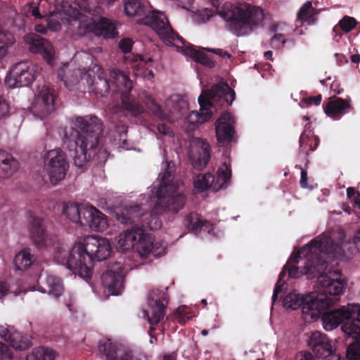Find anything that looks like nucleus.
Instances as JSON below:
<instances>
[{
	"mask_svg": "<svg viewBox=\"0 0 360 360\" xmlns=\"http://www.w3.org/2000/svg\"><path fill=\"white\" fill-rule=\"evenodd\" d=\"M103 131V122L95 115L76 117L75 127L65 130L63 147L77 167L84 168L91 160H106V151L100 143Z\"/></svg>",
	"mask_w": 360,
	"mask_h": 360,
	"instance_id": "obj_1",
	"label": "nucleus"
},
{
	"mask_svg": "<svg viewBox=\"0 0 360 360\" xmlns=\"http://www.w3.org/2000/svg\"><path fill=\"white\" fill-rule=\"evenodd\" d=\"M112 252L106 238L88 236L82 241L75 243L70 250L56 248V257L66 264L68 269L77 273L86 281L91 279L94 261L107 259Z\"/></svg>",
	"mask_w": 360,
	"mask_h": 360,
	"instance_id": "obj_2",
	"label": "nucleus"
},
{
	"mask_svg": "<svg viewBox=\"0 0 360 360\" xmlns=\"http://www.w3.org/2000/svg\"><path fill=\"white\" fill-rule=\"evenodd\" d=\"M217 12L224 20L226 29L236 37L250 34L262 25L264 17L261 8L248 3H226Z\"/></svg>",
	"mask_w": 360,
	"mask_h": 360,
	"instance_id": "obj_3",
	"label": "nucleus"
},
{
	"mask_svg": "<svg viewBox=\"0 0 360 360\" xmlns=\"http://www.w3.org/2000/svg\"><path fill=\"white\" fill-rule=\"evenodd\" d=\"M152 6L146 0H126L124 13L129 17H142L137 22L151 27L162 41H171L174 30L166 16L160 12L151 10Z\"/></svg>",
	"mask_w": 360,
	"mask_h": 360,
	"instance_id": "obj_4",
	"label": "nucleus"
},
{
	"mask_svg": "<svg viewBox=\"0 0 360 360\" xmlns=\"http://www.w3.org/2000/svg\"><path fill=\"white\" fill-rule=\"evenodd\" d=\"M174 170L170 163L167 162L156 192L159 202L156 204L155 210L158 211L161 209L162 212L176 214L183 209L186 202V195L177 192L178 183L174 181Z\"/></svg>",
	"mask_w": 360,
	"mask_h": 360,
	"instance_id": "obj_5",
	"label": "nucleus"
},
{
	"mask_svg": "<svg viewBox=\"0 0 360 360\" xmlns=\"http://www.w3.org/2000/svg\"><path fill=\"white\" fill-rule=\"evenodd\" d=\"M325 296L316 297L314 292L304 295L295 292L288 293L283 300L285 308L297 309H302V318L306 322L316 321L321 311L329 304Z\"/></svg>",
	"mask_w": 360,
	"mask_h": 360,
	"instance_id": "obj_6",
	"label": "nucleus"
},
{
	"mask_svg": "<svg viewBox=\"0 0 360 360\" xmlns=\"http://www.w3.org/2000/svg\"><path fill=\"white\" fill-rule=\"evenodd\" d=\"M236 98V94L229 84L225 82H221L212 86L210 90H204L198 97L200 104V112H193L195 120L194 122L203 123L212 117L210 107L212 106V100L219 101L221 104L226 103L231 105Z\"/></svg>",
	"mask_w": 360,
	"mask_h": 360,
	"instance_id": "obj_7",
	"label": "nucleus"
},
{
	"mask_svg": "<svg viewBox=\"0 0 360 360\" xmlns=\"http://www.w3.org/2000/svg\"><path fill=\"white\" fill-rule=\"evenodd\" d=\"M112 91L120 93L122 108L127 116L137 117L144 111L142 104L131 94L132 81L129 75L118 69H112L110 72Z\"/></svg>",
	"mask_w": 360,
	"mask_h": 360,
	"instance_id": "obj_8",
	"label": "nucleus"
},
{
	"mask_svg": "<svg viewBox=\"0 0 360 360\" xmlns=\"http://www.w3.org/2000/svg\"><path fill=\"white\" fill-rule=\"evenodd\" d=\"M330 245L331 251H317L310 252L307 255H302L300 258L307 257V262H304V266L298 267L296 266L297 263H290L288 266V276L290 278H297L302 275H306L309 279L315 278L320 272H322L327 267V264L325 259L321 256V254L329 255L333 253L335 250L333 245V241L330 238Z\"/></svg>",
	"mask_w": 360,
	"mask_h": 360,
	"instance_id": "obj_9",
	"label": "nucleus"
},
{
	"mask_svg": "<svg viewBox=\"0 0 360 360\" xmlns=\"http://www.w3.org/2000/svg\"><path fill=\"white\" fill-rule=\"evenodd\" d=\"M330 245V240L326 236H318L312 239L309 243L302 247L297 252H293L290 257L289 258L287 264L284 266L283 270L281 271L277 283H276L274 293L272 295V304H274L277 299L278 294L282 292V287L283 283L282 281L288 271V266L290 263H299L300 257L303 255L306 256L310 252L317 251H331Z\"/></svg>",
	"mask_w": 360,
	"mask_h": 360,
	"instance_id": "obj_10",
	"label": "nucleus"
},
{
	"mask_svg": "<svg viewBox=\"0 0 360 360\" xmlns=\"http://www.w3.org/2000/svg\"><path fill=\"white\" fill-rule=\"evenodd\" d=\"M325 269L320 272L315 278L320 285V293H314L316 297L323 295L329 300V304L326 309H328L335 303V300L331 296H337L341 295L345 288L346 283L342 278V274L338 271H328L325 273Z\"/></svg>",
	"mask_w": 360,
	"mask_h": 360,
	"instance_id": "obj_11",
	"label": "nucleus"
},
{
	"mask_svg": "<svg viewBox=\"0 0 360 360\" xmlns=\"http://www.w3.org/2000/svg\"><path fill=\"white\" fill-rule=\"evenodd\" d=\"M167 288L151 290L148 295L147 310L143 311L144 316L152 326L158 325L165 315L166 307L169 297L167 293Z\"/></svg>",
	"mask_w": 360,
	"mask_h": 360,
	"instance_id": "obj_12",
	"label": "nucleus"
},
{
	"mask_svg": "<svg viewBox=\"0 0 360 360\" xmlns=\"http://www.w3.org/2000/svg\"><path fill=\"white\" fill-rule=\"evenodd\" d=\"M45 169L53 184L63 179L69 169V163L64 155L57 150H51L45 156Z\"/></svg>",
	"mask_w": 360,
	"mask_h": 360,
	"instance_id": "obj_13",
	"label": "nucleus"
},
{
	"mask_svg": "<svg viewBox=\"0 0 360 360\" xmlns=\"http://www.w3.org/2000/svg\"><path fill=\"white\" fill-rule=\"evenodd\" d=\"M56 96L54 90L46 85L38 89V94L31 107L32 112L40 118L50 115L55 110Z\"/></svg>",
	"mask_w": 360,
	"mask_h": 360,
	"instance_id": "obj_14",
	"label": "nucleus"
},
{
	"mask_svg": "<svg viewBox=\"0 0 360 360\" xmlns=\"http://www.w3.org/2000/svg\"><path fill=\"white\" fill-rule=\"evenodd\" d=\"M121 262H116L108 266L106 271L101 276L103 287L112 295H118L124 288V276Z\"/></svg>",
	"mask_w": 360,
	"mask_h": 360,
	"instance_id": "obj_15",
	"label": "nucleus"
},
{
	"mask_svg": "<svg viewBox=\"0 0 360 360\" xmlns=\"http://www.w3.org/2000/svg\"><path fill=\"white\" fill-rule=\"evenodd\" d=\"M359 308L360 306H356L352 311L341 308L324 312L327 309H325L321 311L319 318L321 316L323 326L326 330H332L342 323H343V326L345 323L353 321L356 319Z\"/></svg>",
	"mask_w": 360,
	"mask_h": 360,
	"instance_id": "obj_16",
	"label": "nucleus"
},
{
	"mask_svg": "<svg viewBox=\"0 0 360 360\" xmlns=\"http://www.w3.org/2000/svg\"><path fill=\"white\" fill-rule=\"evenodd\" d=\"M342 331L353 338L346 351L347 360H360V308L358 309L357 318L342 326Z\"/></svg>",
	"mask_w": 360,
	"mask_h": 360,
	"instance_id": "obj_17",
	"label": "nucleus"
},
{
	"mask_svg": "<svg viewBox=\"0 0 360 360\" xmlns=\"http://www.w3.org/2000/svg\"><path fill=\"white\" fill-rule=\"evenodd\" d=\"M15 87L27 86L37 77V67L30 61H22L15 64L11 70Z\"/></svg>",
	"mask_w": 360,
	"mask_h": 360,
	"instance_id": "obj_18",
	"label": "nucleus"
},
{
	"mask_svg": "<svg viewBox=\"0 0 360 360\" xmlns=\"http://www.w3.org/2000/svg\"><path fill=\"white\" fill-rule=\"evenodd\" d=\"M66 4L67 3L63 4V10L69 17V22L77 28L79 34L83 35L91 32L96 33V22H93L91 19H87L77 8H72L70 5H68V9H66Z\"/></svg>",
	"mask_w": 360,
	"mask_h": 360,
	"instance_id": "obj_19",
	"label": "nucleus"
},
{
	"mask_svg": "<svg viewBox=\"0 0 360 360\" xmlns=\"http://www.w3.org/2000/svg\"><path fill=\"white\" fill-rule=\"evenodd\" d=\"M235 119L229 112H224L216 122V136L220 146H225L233 141Z\"/></svg>",
	"mask_w": 360,
	"mask_h": 360,
	"instance_id": "obj_20",
	"label": "nucleus"
},
{
	"mask_svg": "<svg viewBox=\"0 0 360 360\" xmlns=\"http://www.w3.org/2000/svg\"><path fill=\"white\" fill-rule=\"evenodd\" d=\"M26 44L32 53L41 54L49 63L53 59V48L49 41L35 33H30L25 37Z\"/></svg>",
	"mask_w": 360,
	"mask_h": 360,
	"instance_id": "obj_21",
	"label": "nucleus"
},
{
	"mask_svg": "<svg viewBox=\"0 0 360 360\" xmlns=\"http://www.w3.org/2000/svg\"><path fill=\"white\" fill-rule=\"evenodd\" d=\"M174 35L171 41H163L168 46H174L175 41H179L183 46L181 47V51L187 56L192 58L195 62L199 63L202 65L212 68L214 66V62L211 58L202 51L196 50L195 47L186 41V40L179 35L178 33L174 31Z\"/></svg>",
	"mask_w": 360,
	"mask_h": 360,
	"instance_id": "obj_22",
	"label": "nucleus"
},
{
	"mask_svg": "<svg viewBox=\"0 0 360 360\" xmlns=\"http://www.w3.org/2000/svg\"><path fill=\"white\" fill-rule=\"evenodd\" d=\"M308 345L318 358L326 359L333 352L331 340L319 331L311 333Z\"/></svg>",
	"mask_w": 360,
	"mask_h": 360,
	"instance_id": "obj_23",
	"label": "nucleus"
},
{
	"mask_svg": "<svg viewBox=\"0 0 360 360\" xmlns=\"http://www.w3.org/2000/svg\"><path fill=\"white\" fill-rule=\"evenodd\" d=\"M0 337L8 342L10 345L18 350H25L31 346L30 338L23 335L19 331L14 330L13 328L0 326Z\"/></svg>",
	"mask_w": 360,
	"mask_h": 360,
	"instance_id": "obj_24",
	"label": "nucleus"
},
{
	"mask_svg": "<svg viewBox=\"0 0 360 360\" xmlns=\"http://www.w3.org/2000/svg\"><path fill=\"white\" fill-rule=\"evenodd\" d=\"M83 214L82 226H88L96 231H103L108 226L106 216L96 207L90 205Z\"/></svg>",
	"mask_w": 360,
	"mask_h": 360,
	"instance_id": "obj_25",
	"label": "nucleus"
},
{
	"mask_svg": "<svg viewBox=\"0 0 360 360\" xmlns=\"http://www.w3.org/2000/svg\"><path fill=\"white\" fill-rule=\"evenodd\" d=\"M29 231L32 239L39 248L46 246L47 234L42 218L30 212Z\"/></svg>",
	"mask_w": 360,
	"mask_h": 360,
	"instance_id": "obj_26",
	"label": "nucleus"
},
{
	"mask_svg": "<svg viewBox=\"0 0 360 360\" xmlns=\"http://www.w3.org/2000/svg\"><path fill=\"white\" fill-rule=\"evenodd\" d=\"M37 288V290L41 292L48 293L56 298L60 297L64 291L62 280L52 275L46 276L44 279H42L41 276H40Z\"/></svg>",
	"mask_w": 360,
	"mask_h": 360,
	"instance_id": "obj_27",
	"label": "nucleus"
},
{
	"mask_svg": "<svg viewBox=\"0 0 360 360\" xmlns=\"http://www.w3.org/2000/svg\"><path fill=\"white\" fill-rule=\"evenodd\" d=\"M148 215L142 206L139 204H130L127 205L122 210L119 220L122 224H134V226H139L141 224V227L145 225L143 224L142 217Z\"/></svg>",
	"mask_w": 360,
	"mask_h": 360,
	"instance_id": "obj_28",
	"label": "nucleus"
},
{
	"mask_svg": "<svg viewBox=\"0 0 360 360\" xmlns=\"http://www.w3.org/2000/svg\"><path fill=\"white\" fill-rule=\"evenodd\" d=\"M98 351L106 360H139L134 359L131 351L117 352V346L110 340L99 342Z\"/></svg>",
	"mask_w": 360,
	"mask_h": 360,
	"instance_id": "obj_29",
	"label": "nucleus"
},
{
	"mask_svg": "<svg viewBox=\"0 0 360 360\" xmlns=\"http://www.w3.org/2000/svg\"><path fill=\"white\" fill-rule=\"evenodd\" d=\"M325 113L333 119H338L348 112L351 105L348 101L342 98L334 97L323 105Z\"/></svg>",
	"mask_w": 360,
	"mask_h": 360,
	"instance_id": "obj_30",
	"label": "nucleus"
},
{
	"mask_svg": "<svg viewBox=\"0 0 360 360\" xmlns=\"http://www.w3.org/2000/svg\"><path fill=\"white\" fill-rule=\"evenodd\" d=\"M143 233V228L140 226H132L121 233L117 239L119 248L122 251H127L136 245L139 236Z\"/></svg>",
	"mask_w": 360,
	"mask_h": 360,
	"instance_id": "obj_31",
	"label": "nucleus"
},
{
	"mask_svg": "<svg viewBox=\"0 0 360 360\" xmlns=\"http://www.w3.org/2000/svg\"><path fill=\"white\" fill-rule=\"evenodd\" d=\"M18 168L19 162L13 155L0 150V181L11 177Z\"/></svg>",
	"mask_w": 360,
	"mask_h": 360,
	"instance_id": "obj_32",
	"label": "nucleus"
},
{
	"mask_svg": "<svg viewBox=\"0 0 360 360\" xmlns=\"http://www.w3.org/2000/svg\"><path fill=\"white\" fill-rule=\"evenodd\" d=\"M133 45L132 39L129 38L122 39L119 43L120 49L125 54L124 59L129 61L131 68L141 69L146 64L143 56L134 55L131 53Z\"/></svg>",
	"mask_w": 360,
	"mask_h": 360,
	"instance_id": "obj_33",
	"label": "nucleus"
},
{
	"mask_svg": "<svg viewBox=\"0 0 360 360\" xmlns=\"http://www.w3.org/2000/svg\"><path fill=\"white\" fill-rule=\"evenodd\" d=\"M198 146L196 154L192 155L193 163L197 169L205 167L210 159V146L203 139L198 138L195 140Z\"/></svg>",
	"mask_w": 360,
	"mask_h": 360,
	"instance_id": "obj_34",
	"label": "nucleus"
},
{
	"mask_svg": "<svg viewBox=\"0 0 360 360\" xmlns=\"http://www.w3.org/2000/svg\"><path fill=\"white\" fill-rule=\"evenodd\" d=\"M231 178V165L224 162L222 165L219 167L217 176H214V181L212 183V190L214 192L219 191L220 189H225L228 187Z\"/></svg>",
	"mask_w": 360,
	"mask_h": 360,
	"instance_id": "obj_35",
	"label": "nucleus"
},
{
	"mask_svg": "<svg viewBox=\"0 0 360 360\" xmlns=\"http://www.w3.org/2000/svg\"><path fill=\"white\" fill-rule=\"evenodd\" d=\"M87 207L77 204H68L63 207V214L72 222L82 225L83 219L82 213L86 211Z\"/></svg>",
	"mask_w": 360,
	"mask_h": 360,
	"instance_id": "obj_36",
	"label": "nucleus"
},
{
	"mask_svg": "<svg viewBox=\"0 0 360 360\" xmlns=\"http://www.w3.org/2000/svg\"><path fill=\"white\" fill-rule=\"evenodd\" d=\"M117 34L115 25L110 20L101 18L96 22V34L103 36L105 38H113Z\"/></svg>",
	"mask_w": 360,
	"mask_h": 360,
	"instance_id": "obj_37",
	"label": "nucleus"
},
{
	"mask_svg": "<svg viewBox=\"0 0 360 360\" xmlns=\"http://www.w3.org/2000/svg\"><path fill=\"white\" fill-rule=\"evenodd\" d=\"M316 15V9L312 7L311 1H307L300 8L297 14V22L301 25L307 23L312 25L315 22L314 16Z\"/></svg>",
	"mask_w": 360,
	"mask_h": 360,
	"instance_id": "obj_38",
	"label": "nucleus"
},
{
	"mask_svg": "<svg viewBox=\"0 0 360 360\" xmlns=\"http://www.w3.org/2000/svg\"><path fill=\"white\" fill-rule=\"evenodd\" d=\"M319 138L315 135H308L304 131L300 136V152H303L306 155H309V151H314L319 145Z\"/></svg>",
	"mask_w": 360,
	"mask_h": 360,
	"instance_id": "obj_39",
	"label": "nucleus"
},
{
	"mask_svg": "<svg viewBox=\"0 0 360 360\" xmlns=\"http://www.w3.org/2000/svg\"><path fill=\"white\" fill-rule=\"evenodd\" d=\"M144 103L151 113L161 121L169 120V115L165 112L161 106L155 102L153 97L146 92H143Z\"/></svg>",
	"mask_w": 360,
	"mask_h": 360,
	"instance_id": "obj_40",
	"label": "nucleus"
},
{
	"mask_svg": "<svg viewBox=\"0 0 360 360\" xmlns=\"http://www.w3.org/2000/svg\"><path fill=\"white\" fill-rule=\"evenodd\" d=\"M34 256L28 248L22 250L14 258V264L18 270L24 271L31 266L34 262Z\"/></svg>",
	"mask_w": 360,
	"mask_h": 360,
	"instance_id": "obj_41",
	"label": "nucleus"
},
{
	"mask_svg": "<svg viewBox=\"0 0 360 360\" xmlns=\"http://www.w3.org/2000/svg\"><path fill=\"white\" fill-rule=\"evenodd\" d=\"M184 224L189 231L196 232L201 230L204 226L207 228L210 223L207 220L201 219L196 212H190L184 219Z\"/></svg>",
	"mask_w": 360,
	"mask_h": 360,
	"instance_id": "obj_42",
	"label": "nucleus"
},
{
	"mask_svg": "<svg viewBox=\"0 0 360 360\" xmlns=\"http://www.w3.org/2000/svg\"><path fill=\"white\" fill-rule=\"evenodd\" d=\"M93 89L101 96H105L112 89L110 78L108 79L106 75L102 72L94 78L92 83Z\"/></svg>",
	"mask_w": 360,
	"mask_h": 360,
	"instance_id": "obj_43",
	"label": "nucleus"
},
{
	"mask_svg": "<svg viewBox=\"0 0 360 360\" xmlns=\"http://www.w3.org/2000/svg\"><path fill=\"white\" fill-rule=\"evenodd\" d=\"M357 23L358 22L354 18L345 15L339 21L338 25H335L333 29V32L335 33V37L338 36L339 38H341L342 33L340 32V30L345 33H348L356 27Z\"/></svg>",
	"mask_w": 360,
	"mask_h": 360,
	"instance_id": "obj_44",
	"label": "nucleus"
},
{
	"mask_svg": "<svg viewBox=\"0 0 360 360\" xmlns=\"http://www.w3.org/2000/svg\"><path fill=\"white\" fill-rule=\"evenodd\" d=\"M55 356V352L52 349L39 347L27 356V360H54Z\"/></svg>",
	"mask_w": 360,
	"mask_h": 360,
	"instance_id": "obj_45",
	"label": "nucleus"
},
{
	"mask_svg": "<svg viewBox=\"0 0 360 360\" xmlns=\"http://www.w3.org/2000/svg\"><path fill=\"white\" fill-rule=\"evenodd\" d=\"M153 243V238L143 232L139 236L136 243V249L141 257H146L150 254Z\"/></svg>",
	"mask_w": 360,
	"mask_h": 360,
	"instance_id": "obj_46",
	"label": "nucleus"
},
{
	"mask_svg": "<svg viewBox=\"0 0 360 360\" xmlns=\"http://www.w3.org/2000/svg\"><path fill=\"white\" fill-rule=\"evenodd\" d=\"M214 181V175L212 173L200 174L196 176L194 180V186L200 191L212 188V183Z\"/></svg>",
	"mask_w": 360,
	"mask_h": 360,
	"instance_id": "obj_47",
	"label": "nucleus"
},
{
	"mask_svg": "<svg viewBox=\"0 0 360 360\" xmlns=\"http://www.w3.org/2000/svg\"><path fill=\"white\" fill-rule=\"evenodd\" d=\"M14 42L13 37L10 33L0 32V59L4 58L8 51V48Z\"/></svg>",
	"mask_w": 360,
	"mask_h": 360,
	"instance_id": "obj_48",
	"label": "nucleus"
},
{
	"mask_svg": "<svg viewBox=\"0 0 360 360\" xmlns=\"http://www.w3.org/2000/svg\"><path fill=\"white\" fill-rule=\"evenodd\" d=\"M174 319L181 325L185 324L191 318L189 315V309L186 306L179 307L174 312Z\"/></svg>",
	"mask_w": 360,
	"mask_h": 360,
	"instance_id": "obj_49",
	"label": "nucleus"
},
{
	"mask_svg": "<svg viewBox=\"0 0 360 360\" xmlns=\"http://www.w3.org/2000/svg\"><path fill=\"white\" fill-rule=\"evenodd\" d=\"M286 39L283 34H275L271 38V46L276 49H279L285 44Z\"/></svg>",
	"mask_w": 360,
	"mask_h": 360,
	"instance_id": "obj_50",
	"label": "nucleus"
},
{
	"mask_svg": "<svg viewBox=\"0 0 360 360\" xmlns=\"http://www.w3.org/2000/svg\"><path fill=\"white\" fill-rule=\"evenodd\" d=\"M165 252V243L164 241H158L153 243L150 254L155 257H160Z\"/></svg>",
	"mask_w": 360,
	"mask_h": 360,
	"instance_id": "obj_51",
	"label": "nucleus"
},
{
	"mask_svg": "<svg viewBox=\"0 0 360 360\" xmlns=\"http://www.w3.org/2000/svg\"><path fill=\"white\" fill-rule=\"evenodd\" d=\"M13 352L5 344L0 342V360H11Z\"/></svg>",
	"mask_w": 360,
	"mask_h": 360,
	"instance_id": "obj_52",
	"label": "nucleus"
},
{
	"mask_svg": "<svg viewBox=\"0 0 360 360\" xmlns=\"http://www.w3.org/2000/svg\"><path fill=\"white\" fill-rule=\"evenodd\" d=\"M8 112L9 106L7 101L2 96H0V120L6 117Z\"/></svg>",
	"mask_w": 360,
	"mask_h": 360,
	"instance_id": "obj_53",
	"label": "nucleus"
},
{
	"mask_svg": "<svg viewBox=\"0 0 360 360\" xmlns=\"http://www.w3.org/2000/svg\"><path fill=\"white\" fill-rule=\"evenodd\" d=\"M322 100V96L321 94H319L315 96H309L307 98H304L302 99V101L304 102L307 105H320Z\"/></svg>",
	"mask_w": 360,
	"mask_h": 360,
	"instance_id": "obj_54",
	"label": "nucleus"
},
{
	"mask_svg": "<svg viewBox=\"0 0 360 360\" xmlns=\"http://www.w3.org/2000/svg\"><path fill=\"white\" fill-rule=\"evenodd\" d=\"M295 168L300 169L301 170V178H300V186L302 188H307L308 186V177H307V172L305 169H303L302 166L296 165Z\"/></svg>",
	"mask_w": 360,
	"mask_h": 360,
	"instance_id": "obj_55",
	"label": "nucleus"
},
{
	"mask_svg": "<svg viewBox=\"0 0 360 360\" xmlns=\"http://www.w3.org/2000/svg\"><path fill=\"white\" fill-rule=\"evenodd\" d=\"M157 129L160 134L163 135L172 136V131L167 124H158Z\"/></svg>",
	"mask_w": 360,
	"mask_h": 360,
	"instance_id": "obj_56",
	"label": "nucleus"
},
{
	"mask_svg": "<svg viewBox=\"0 0 360 360\" xmlns=\"http://www.w3.org/2000/svg\"><path fill=\"white\" fill-rule=\"evenodd\" d=\"M147 226L151 230L158 229L162 226V222L158 218L155 217L151 221L148 222Z\"/></svg>",
	"mask_w": 360,
	"mask_h": 360,
	"instance_id": "obj_57",
	"label": "nucleus"
},
{
	"mask_svg": "<svg viewBox=\"0 0 360 360\" xmlns=\"http://www.w3.org/2000/svg\"><path fill=\"white\" fill-rule=\"evenodd\" d=\"M296 360H313L311 353L309 352H300L296 356Z\"/></svg>",
	"mask_w": 360,
	"mask_h": 360,
	"instance_id": "obj_58",
	"label": "nucleus"
},
{
	"mask_svg": "<svg viewBox=\"0 0 360 360\" xmlns=\"http://www.w3.org/2000/svg\"><path fill=\"white\" fill-rule=\"evenodd\" d=\"M30 13H31L32 16L37 19H41L43 18V15L40 13L39 9L37 6H32L30 8Z\"/></svg>",
	"mask_w": 360,
	"mask_h": 360,
	"instance_id": "obj_59",
	"label": "nucleus"
},
{
	"mask_svg": "<svg viewBox=\"0 0 360 360\" xmlns=\"http://www.w3.org/2000/svg\"><path fill=\"white\" fill-rule=\"evenodd\" d=\"M210 51H212L219 56H221L223 58H230L231 57V55L229 52H227L223 49H211Z\"/></svg>",
	"mask_w": 360,
	"mask_h": 360,
	"instance_id": "obj_60",
	"label": "nucleus"
},
{
	"mask_svg": "<svg viewBox=\"0 0 360 360\" xmlns=\"http://www.w3.org/2000/svg\"><path fill=\"white\" fill-rule=\"evenodd\" d=\"M353 240L357 250L360 252V230L355 233Z\"/></svg>",
	"mask_w": 360,
	"mask_h": 360,
	"instance_id": "obj_61",
	"label": "nucleus"
},
{
	"mask_svg": "<svg viewBox=\"0 0 360 360\" xmlns=\"http://www.w3.org/2000/svg\"><path fill=\"white\" fill-rule=\"evenodd\" d=\"M8 291V287L6 283L0 281V296H4Z\"/></svg>",
	"mask_w": 360,
	"mask_h": 360,
	"instance_id": "obj_62",
	"label": "nucleus"
},
{
	"mask_svg": "<svg viewBox=\"0 0 360 360\" xmlns=\"http://www.w3.org/2000/svg\"><path fill=\"white\" fill-rule=\"evenodd\" d=\"M356 194V190L353 187H349L347 189V196L349 199H352Z\"/></svg>",
	"mask_w": 360,
	"mask_h": 360,
	"instance_id": "obj_63",
	"label": "nucleus"
},
{
	"mask_svg": "<svg viewBox=\"0 0 360 360\" xmlns=\"http://www.w3.org/2000/svg\"><path fill=\"white\" fill-rule=\"evenodd\" d=\"M327 358H328V360H341L340 356L335 354L333 350Z\"/></svg>",
	"mask_w": 360,
	"mask_h": 360,
	"instance_id": "obj_64",
	"label": "nucleus"
}]
</instances>
